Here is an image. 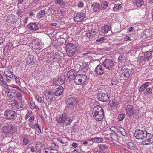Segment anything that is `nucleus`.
<instances>
[{"label":"nucleus","mask_w":153,"mask_h":153,"mask_svg":"<svg viewBox=\"0 0 153 153\" xmlns=\"http://www.w3.org/2000/svg\"><path fill=\"white\" fill-rule=\"evenodd\" d=\"M92 114L97 121L101 120L104 117V111L103 108L100 106L97 105L93 108Z\"/></svg>","instance_id":"nucleus-1"},{"label":"nucleus","mask_w":153,"mask_h":153,"mask_svg":"<svg viewBox=\"0 0 153 153\" xmlns=\"http://www.w3.org/2000/svg\"><path fill=\"white\" fill-rule=\"evenodd\" d=\"M65 50L68 56H71L75 53L76 50V48L75 45L68 42L66 45Z\"/></svg>","instance_id":"nucleus-2"},{"label":"nucleus","mask_w":153,"mask_h":153,"mask_svg":"<svg viewBox=\"0 0 153 153\" xmlns=\"http://www.w3.org/2000/svg\"><path fill=\"white\" fill-rule=\"evenodd\" d=\"M4 118L11 121L15 120L17 116V114L15 111L10 110H7L4 112Z\"/></svg>","instance_id":"nucleus-3"},{"label":"nucleus","mask_w":153,"mask_h":153,"mask_svg":"<svg viewBox=\"0 0 153 153\" xmlns=\"http://www.w3.org/2000/svg\"><path fill=\"white\" fill-rule=\"evenodd\" d=\"M87 78V76L85 74H77L74 80L76 85H81L85 82Z\"/></svg>","instance_id":"nucleus-4"},{"label":"nucleus","mask_w":153,"mask_h":153,"mask_svg":"<svg viewBox=\"0 0 153 153\" xmlns=\"http://www.w3.org/2000/svg\"><path fill=\"white\" fill-rule=\"evenodd\" d=\"M146 139L143 140L142 142L143 145H147L151 144L153 143V135L150 133H147L145 137Z\"/></svg>","instance_id":"nucleus-5"},{"label":"nucleus","mask_w":153,"mask_h":153,"mask_svg":"<svg viewBox=\"0 0 153 153\" xmlns=\"http://www.w3.org/2000/svg\"><path fill=\"white\" fill-rule=\"evenodd\" d=\"M147 132L146 130L137 129L134 133V136L137 139H142L145 137Z\"/></svg>","instance_id":"nucleus-6"},{"label":"nucleus","mask_w":153,"mask_h":153,"mask_svg":"<svg viewBox=\"0 0 153 153\" xmlns=\"http://www.w3.org/2000/svg\"><path fill=\"white\" fill-rule=\"evenodd\" d=\"M16 131V129L14 126H12L11 127L9 126H4L2 129V132L4 133L5 135L14 133Z\"/></svg>","instance_id":"nucleus-7"},{"label":"nucleus","mask_w":153,"mask_h":153,"mask_svg":"<svg viewBox=\"0 0 153 153\" xmlns=\"http://www.w3.org/2000/svg\"><path fill=\"white\" fill-rule=\"evenodd\" d=\"M67 106L68 108H74L77 103V101L76 99L73 97L68 98L67 100Z\"/></svg>","instance_id":"nucleus-8"},{"label":"nucleus","mask_w":153,"mask_h":153,"mask_svg":"<svg viewBox=\"0 0 153 153\" xmlns=\"http://www.w3.org/2000/svg\"><path fill=\"white\" fill-rule=\"evenodd\" d=\"M103 65L106 68L111 70L114 65V63L112 61L109 59H106L103 62Z\"/></svg>","instance_id":"nucleus-9"},{"label":"nucleus","mask_w":153,"mask_h":153,"mask_svg":"<svg viewBox=\"0 0 153 153\" xmlns=\"http://www.w3.org/2000/svg\"><path fill=\"white\" fill-rule=\"evenodd\" d=\"M99 101L105 102L108 101L109 97L107 94L102 93L98 94L97 96Z\"/></svg>","instance_id":"nucleus-10"},{"label":"nucleus","mask_w":153,"mask_h":153,"mask_svg":"<svg viewBox=\"0 0 153 153\" xmlns=\"http://www.w3.org/2000/svg\"><path fill=\"white\" fill-rule=\"evenodd\" d=\"M85 15L83 13H77L74 18V20L76 22H79L82 20H84Z\"/></svg>","instance_id":"nucleus-11"},{"label":"nucleus","mask_w":153,"mask_h":153,"mask_svg":"<svg viewBox=\"0 0 153 153\" xmlns=\"http://www.w3.org/2000/svg\"><path fill=\"white\" fill-rule=\"evenodd\" d=\"M77 74V72L75 70L71 69L68 73V78L70 80H74V78Z\"/></svg>","instance_id":"nucleus-12"},{"label":"nucleus","mask_w":153,"mask_h":153,"mask_svg":"<svg viewBox=\"0 0 153 153\" xmlns=\"http://www.w3.org/2000/svg\"><path fill=\"white\" fill-rule=\"evenodd\" d=\"M126 112L127 116L131 117L134 114L133 107L131 105H128L126 107Z\"/></svg>","instance_id":"nucleus-13"},{"label":"nucleus","mask_w":153,"mask_h":153,"mask_svg":"<svg viewBox=\"0 0 153 153\" xmlns=\"http://www.w3.org/2000/svg\"><path fill=\"white\" fill-rule=\"evenodd\" d=\"M97 32L94 30H89L85 34V36L89 39L93 38L97 34Z\"/></svg>","instance_id":"nucleus-14"},{"label":"nucleus","mask_w":153,"mask_h":153,"mask_svg":"<svg viewBox=\"0 0 153 153\" xmlns=\"http://www.w3.org/2000/svg\"><path fill=\"white\" fill-rule=\"evenodd\" d=\"M66 117V114L63 113L57 117L56 120L58 123L61 124L64 123V119Z\"/></svg>","instance_id":"nucleus-15"},{"label":"nucleus","mask_w":153,"mask_h":153,"mask_svg":"<svg viewBox=\"0 0 153 153\" xmlns=\"http://www.w3.org/2000/svg\"><path fill=\"white\" fill-rule=\"evenodd\" d=\"M64 91L63 88L61 86L57 88L55 90L54 92L55 95L56 96H59L62 95L63 94Z\"/></svg>","instance_id":"nucleus-16"},{"label":"nucleus","mask_w":153,"mask_h":153,"mask_svg":"<svg viewBox=\"0 0 153 153\" xmlns=\"http://www.w3.org/2000/svg\"><path fill=\"white\" fill-rule=\"evenodd\" d=\"M32 44H33V46L34 49L35 50H41L42 48V45L41 44V43L37 41L36 39H34L32 41Z\"/></svg>","instance_id":"nucleus-17"},{"label":"nucleus","mask_w":153,"mask_h":153,"mask_svg":"<svg viewBox=\"0 0 153 153\" xmlns=\"http://www.w3.org/2000/svg\"><path fill=\"white\" fill-rule=\"evenodd\" d=\"M95 71L97 74L99 75H102L104 73V71L102 69V66L100 65H98L96 67Z\"/></svg>","instance_id":"nucleus-18"},{"label":"nucleus","mask_w":153,"mask_h":153,"mask_svg":"<svg viewBox=\"0 0 153 153\" xmlns=\"http://www.w3.org/2000/svg\"><path fill=\"white\" fill-rule=\"evenodd\" d=\"M65 78L64 75L61 76L55 82V84L57 85H60L61 84H63L65 81Z\"/></svg>","instance_id":"nucleus-19"},{"label":"nucleus","mask_w":153,"mask_h":153,"mask_svg":"<svg viewBox=\"0 0 153 153\" xmlns=\"http://www.w3.org/2000/svg\"><path fill=\"white\" fill-rule=\"evenodd\" d=\"M152 55V52L151 51H148L145 52L143 56L144 59V62H147L151 57Z\"/></svg>","instance_id":"nucleus-20"},{"label":"nucleus","mask_w":153,"mask_h":153,"mask_svg":"<svg viewBox=\"0 0 153 153\" xmlns=\"http://www.w3.org/2000/svg\"><path fill=\"white\" fill-rule=\"evenodd\" d=\"M29 29L31 30H36L38 29V24L36 23H30L28 25Z\"/></svg>","instance_id":"nucleus-21"},{"label":"nucleus","mask_w":153,"mask_h":153,"mask_svg":"<svg viewBox=\"0 0 153 153\" xmlns=\"http://www.w3.org/2000/svg\"><path fill=\"white\" fill-rule=\"evenodd\" d=\"M91 7L93 10L95 12H98L100 10V5L98 3H95L91 4Z\"/></svg>","instance_id":"nucleus-22"},{"label":"nucleus","mask_w":153,"mask_h":153,"mask_svg":"<svg viewBox=\"0 0 153 153\" xmlns=\"http://www.w3.org/2000/svg\"><path fill=\"white\" fill-rule=\"evenodd\" d=\"M55 95L52 92H48V93L46 99L48 101H52L53 100H55Z\"/></svg>","instance_id":"nucleus-23"},{"label":"nucleus","mask_w":153,"mask_h":153,"mask_svg":"<svg viewBox=\"0 0 153 153\" xmlns=\"http://www.w3.org/2000/svg\"><path fill=\"white\" fill-rule=\"evenodd\" d=\"M129 70H126L124 72V74H123V77H122L120 78V79H122L124 80L127 79L129 76Z\"/></svg>","instance_id":"nucleus-24"},{"label":"nucleus","mask_w":153,"mask_h":153,"mask_svg":"<svg viewBox=\"0 0 153 153\" xmlns=\"http://www.w3.org/2000/svg\"><path fill=\"white\" fill-rule=\"evenodd\" d=\"M46 13V12L44 10H42L39 11L37 13L36 16L38 18H41L44 16Z\"/></svg>","instance_id":"nucleus-25"},{"label":"nucleus","mask_w":153,"mask_h":153,"mask_svg":"<svg viewBox=\"0 0 153 153\" xmlns=\"http://www.w3.org/2000/svg\"><path fill=\"white\" fill-rule=\"evenodd\" d=\"M73 118L72 117H69L65 118L64 119V123H65L66 125H70L72 121Z\"/></svg>","instance_id":"nucleus-26"},{"label":"nucleus","mask_w":153,"mask_h":153,"mask_svg":"<svg viewBox=\"0 0 153 153\" xmlns=\"http://www.w3.org/2000/svg\"><path fill=\"white\" fill-rule=\"evenodd\" d=\"M128 147L131 150H134L136 149V144L133 142H130L127 143Z\"/></svg>","instance_id":"nucleus-27"},{"label":"nucleus","mask_w":153,"mask_h":153,"mask_svg":"<svg viewBox=\"0 0 153 153\" xmlns=\"http://www.w3.org/2000/svg\"><path fill=\"white\" fill-rule=\"evenodd\" d=\"M117 130L123 136H126L127 135V132L122 127L118 126L117 127Z\"/></svg>","instance_id":"nucleus-28"},{"label":"nucleus","mask_w":153,"mask_h":153,"mask_svg":"<svg viewBox=\"0 0 153 153\" xmlns=\"http://www.w3.org/2000/svg\"><path fill=\"white\" fill-rule=\"evenodd\" d=\"M133 3L137 7H140L144 4L143 0H134Z\"/></svg>","instance_id":"nucleus-29"},{"label":"nucleus","mask_w":153,"mask_h":153,"mask_svg":"<svg viewBox=\"0 0 153 153\" xmlns=\"http://www.w3.org/2000/svg\"><path fill=\"white\" fill-rule=\"evenodd\" d=\"M98 146L100 150L103 152H105V151L106 152L108 148L107 146L105 144H100Z\"/></svg>","instance_id":"nucleus-30"},{"label":"nucleus","mask_w":153,"mask_h":153,"mask_svg":"<svg viewBox=\"0 0 153 153\" xmlns=\"http://www.w3.org/2000/svg\"><path fill=\"white\" fill-rule=\"evenodd\" d=\"M4 76L6 77H9L10 79H12L13 76L12 73L9 70H8L4 71Z\"/></svg>","instance_id":"nucleus-31"},{"label":"nucleus","mask_w":153,"mask_h":153,"mask_svg":"<svg viewBox=\"0 0 153 153\" xmlns=\"http://www.w3.org/2000/svg\"><path fill=\"white\" fill-rule=\"evenodd\" d=\"M53 57L54 59H56V60L57 61H59L62 59V56L58 53L56 52L53 55Z\"/></svg>","instance_id":"nucleus-32"},{"label":"nucleus","mask_w":153,"mask_h":153,"mask_svg":"<svg viewBox=\"0 0 153 153\" xmlns=\"http://www.w3.org/2000/svg\"><path fill=\"white\" fill-rule=\"evenodd\" d=\"M108 104L111 107L116 106L117 105V101L115 100H110Z\"/></svg>","instance_id":"nucleus-33"},{"label":"nucleus","mask_w":153,"mask_h":153,"mask_svg":"<svg viewBox=\"0 0 153 153\" xmlns=\"http://www.w3.org/2000/svg\"><path fill=\"white\" fill-rule=\"evenodd\" d=\"M110 137L111 139L114 140H117L118 139V137L116 133H111Z\"/></svg>","instance_id":"nucleus-34"},{"label":"nucleus","mask_w":153,"mask_h":153,"mask_svg":"<svg viewBox=\"0 0 153 153\" xmlns=\"http://www.w3.org/2000/svg\"><path fill=\"white\" fill-rule=\"evenodd\" d=\"M110 30V28L108 26L106 25L103 26L102 29V33H107Z\"/></svg>","instance_id":"nucleus-35"},{"label":"nucleus","mask_w":153,"mask_h":153,"mask_svg":"<svg viewBox=\"0 0 153 153\" xmlns=\"http://www.w3.org/2000/svg\"><path fill=\"white\" fill-rule=\"evenodd\" d=\"M42 146V145L40 143H37L35 145L36 150L39 153H40L41 147Z\"/></svg>","instance_id":"nucleus-36"},{"label":"nucleus","mask_w":153,"mask_h":153,"mask_svg":"<svg viewBox=\"0 0 153 153\" xmlns=\"http://www.w3.org/2000/svg\"><path fill=\"white\" fill-rule=\"evenodd\" d=\"M88 66L87 63H82V65H80V68L82 70H83V71H86L87 69V68Z\"/></svg>","instance_id":"nucleus-37"},{"label":"nucleus","mask_w":153,"mask_h":153,"mask_svg":"<svg viewBox=\"0 0 153 153\" xmlns=\"http://www.w3.org/2000/svg\"><path fill=\"white\" fill-rule=\"evenodd\" d=\"M125 59V57L123 54H121L119 57L118 60L121 62L123 63L124 62Z\"/></svg>","instance_id":"nucleus-38"},{"label":"nucleus","mask_w":153,"mask_h":153,"mask_svg":"<svg viewBox=\"0 0 153 153\" xmlns=\"http://www.w3.org/2000/svg\"><path fill=\"white\" fill-rule=\"evenodd\" d=\"M152 88H147L144 92V94L146 95H149L152 94Z\"/></svg>","instance_id":"nucleus-39"},{"label":"nucleus","mask_w":153,"mask_h":153,"mask_svg":"<svg viewBox=\"0 0 153 153\" xmlns=\"http://www.w3.org/2000/svg\"><path fill=\"white\" fill-rule=\"evenodd\" d=\"M103 139L101 137H96L93 138L92 141L96 143H100L102 141Z\"/></svg>","instance_id":"nucleus-40"},{"label":"nucleus","mask_w":153,"mask_h":153,"mask_svg":"<svg viewBox=\"0 0 153 153\" xmlns=\"http://www.w3.org/2000/svg\"><path fill=\"white\" fill-rule=\"evenodd\" d=\"M56 4H58L62 6H65V3L62 0H56Z\"/></svg>","instance_id":"nucleus-41"},{"label":"nucleus","mask_w":153,"mask_h":153,"mask_svg":"<svg viewBox=\"0 0 153 153\" xmlns=\"http://www.w3.org/2000/svg\"><path fill=\"white\" fill-rule=\"evenodd\" d=\"M118 82V80L116 78L114 77H113L111 81V83L112 85H116Z\"/></svg>","instance_id":"nucleus-42"},{"label":"nucleus","mask_w":153,"mask_h":153,"mask_svg":"<svg viewBox=\"0 0 153 153\" xmlns=\"http://www.w3.org/2000/svg\"><path fill=\"white\" fill-rule=\"evenodd\" d=\"M121 7V4H115L114 5V7L113 8L114 10L115 11H117L118 9Z\"/></svg>","instance_id":"nucleus-43"},{"label":"nucleus","mask_w":153,"mask_h":153,"mask_svg":"<svg viewBox=\"0 0 153 153\" xmlns=\"http://www.w3.org/2000/svg\"><path fill=\"white\" fill-rule=\"evenodd\" d=\"M15 105L16 107L17 108H20L23 107V104L21 102H16Z\"/></svg>","instance_id":"nucleus-44"},{"label":"nucleus","mask_w":153,"mask_h":153,"mask_svg":"<svg viewBox=\"0 0 153 153\" xmlns=\"http://www.w3.org/2000/svg\"><path fill=\"white\" fill-rule=\"evenodd\" d=\"M30 126L34 129H38L40 132H41V129L40 127L37 124H35L34 125L31 124V125Z\"/></svg>","instance_id":"nucleus-45"},{"label":"nucleus","mask_w":153,"mask_h":153,"mask_svg":"<svg viewBox=\"0 0 153 153\" xmlns=\"http://www.w3.org/2000/svg\"><path fill=\"white\" fill-rule=\"evenodd\" d=\"M15 92L11 91H9L8 93V96L10 98H11L14 97L15 96Z\"/></svg>","instance_id":"nucleus-46"},{"label":"nucleus","mask_w":153,"mask_h":153,"mask_svg":"<svg viewBox=\"0 0 153 153\" xmlns=\"http://www.w3.org/2000/svg\"><path fill=\"white\" fill-rule=\"evenodd\" d=\"M125 115L124 114H120L117 117V119L119 121H122L124 118Z\"/></svg>","instance_id":"nucleus-47"},{"label":"nucleus","mask_w":153,"mask_h":153,"mask_svg":"<svg viewBox=\"0 0 153 153\" xmlns=\"http://www.w3.org/2000/svg\"><path fill=\"white\" fill-rule=\"evenodd\" d=\"M101 7L104 9L108 7V3L106 1H104L101 3Z\"/></svg>","instance_id":"nucleus-48"},{"label":"nucleus","mask_w":153,"mask_h":153,"mask_svg":"<svg viewBox=\"0 0 153 153\" xmlns=\"http://www.w3.org/2000/svg\"><path fill=\"white\" fill-rule=\"evenodd\" d=\"M0 84L1 85L4 87L6 89L8 88V84L5 82L4 80V82H0Z\"/></svg>","instance_id":"nucleus-49"},{"label":"nucleus","mask_w":153,"mask_h":153,"mask_svg":"<svg viewBox=\"0 0 153 153\" xmlns=\"http://www.w3.org/2000/svg\"><path fill=\"white\" fill-rule=\"evenodd\" d=\"M144 57L143 56H140L137 59L138 62L139 63H141L143 61L144 62Z\"/></svg>","instance_id":"nucleus-50"},{"label":"nucleus","mask_w":153,"mask_h":153,"mask_svg":"<svg viewBox=\"0 0 153 153\" xmlns=\"http://www.w3.org/2000/svg\"><path fill=\"white\" fill-rule=\"evenodd\" d=\"M106 39L105 37H101L100 38H99L97 39L96 41V42H100L101 43L103 40H105Z\"/></svg>","instance_id":"nucleus-51"},{"label":"nucleus","mask_w":153,"mask_h":153,"mask_svg":"<svg viewBox=\"0 0 153 153\" xmlns=\"http://www.w3.org/2000/svg\"><path fill=\"white\" fill-rule=\"evenodd\" d=\"M51 150H55L57 148L56 145V144L54 143H52L51 144Z\"/></svg>","instance_id":"nucleus-52"},{"label":"nucleus","mask_w":153,"mask_h":153,"mask_svg":"<svg viewBox=\"0 0 153 153\" xmlns=\"http://www.w3.org/2000/svg\"><path fill=\"white\" fill-rule=\"evenodd\" d=\"M151 83V82H146L142 84L143 85L144 87V88L145 89Z\"/></svg>","instance_id":"nucleus-53"},{"label":"nucleus","mask_w":153,"mask_h":153,"mask_svg":"<svg viewBox=\"0 0 153 153\" xmlns=\"http://www.w3.org/2000/svg\"><path fill=\"white\" fill-rule=\"evenodd\" d=\"M28 139L25 138H23V145H26L28 143Z\"/></svg>","instance_id":"nucleus-54"},{"label":"nucleus","mask_w":153,"mask_h":153,"mask_svg":"<svg viewBox=\"0 0 153 153\" xmlns=\"http://www.w3.org/2000/svg\"><path fill=\"white\" fill-rule=\"evenodd\" d=\"M36 99L38 102L41 103H42L43 102V100H42L41 97H40L39 96H36Z\"/></svg>","instance_id":"nucleus-55"},{"label":"nucleus","mask_w":153,"mask_h":153,"mask_svg":"<svg viewBox=\"0 0 153 153\" xmlns=\"http://www.w3.org/2000/svg\"><path fill=\"white\" fill-rule=\"evenodd\" d=\"M16 96L17 98H18L19 100H21L22 99V97L21 94L19 93L17 94L16 95Z\"/></svg>","instance_id":"nucleus-56"},{"label":"nucleus","mask_w":153,"mask_h":153,"mask_svg":"<svg viewBox=\"0 0 153 153\" xmlns=\"http://www.w3.org/2000/svg\"><path fill=\"white\" fill-rule=\"evenodd\" d=\"M84 6V4L81 1L79 2L78 4V6L79 7H83Z\"/></svg>","instance_id":"nucleus-57"},{"label":"nucleus","mask_w":153,"mask_h":153,"mask_svg":"<svg viewBox=\"0 0 153 153\" xmlns=\"http://www.w3.org/2000/svg\"><path fill=\"white\" fill-rule=\"evenodd\" d=\"M145 88H144L143 86L142 85L139 88V91L140 92H143L145 90Z\"/></svg>","instance_id":"nucleus-58"},{"label":"nucleus","mask_w":153,"mask_h":153,"mask_svg":"<svg viewBox=\"0 0 153 153\" xmlns=\"http://www.w3.org/2000/svg\"><path fill=\"white\" fill-rule=\"evenodd\" d=\"M78 144H77L75 142H73L72 144V146L74 148L76 147L77 146Z\"/></svg>","instance_id":"nucleus-59"},{"label":"nucleus","mask_w":153,"mask_h":153,"mask_svg":"<svg viewBox=\"0 0 153 153\" xmlns=\"http://www.w3.org/2000/svg\"><path fill=\"white\" fill-rule=\"evenodd\" d=\"M4 41V39L2 37H0V45L2 44Z\"/></svg>","instance_id":"nucleus-60"},{"label":"nucleus","mask_w":153,"mask_h":153,"mask_svg":"<svg viewBox=\"0 0 153 153\" xmlns=\"http://www.w3.org/2000/svg\"><path fill=\"white\" fill-rule=\"evenodd\" d=\"M124 39L126 41H131V39H130V37L129 36H126L124 37Z\"/></svg>","instance_id":"nucleus-61"},{"label":"nucleus","mask_w":153,"mask_h":153,"mask_svg":"<svg viewBox=\"0 0 153 153\" xmlns=\"http://www.w3.org/2000/svg\"><path fill=\"white\" fill-rule=\"evenodd\" d=\"M57 140L60 142L61 143H62V144H64L65 142H63L62 139L61 138H57Z\"/></svg>","instance_id":"nucleus-62"},{"label":"nucleus","mask_w":153,"mask_h":153,"mask_svg":"<svg viewBox=\"0 0 153 153\" xmlns=\"http://www.w3.org/2000/svg\"><path fill=\"white\" fill-rule=\"evenodd\" d=\"M14 77L15 79V80L16 81V82L18 83H19L20 82L19 79L18 78L15 77V76H14Z\"/></svg>","instance_id":"nucleus-63"},{"label":"nucleus","mask_w":153,"mask_h":153,"mask_svg":"<svg viewBox=\"0 0 153 153\" xmlns=\"http://www.w3.org/2000/svg\"><path fill=\"white\" fill-rule=\"evenodd\" d=\"M79 151L77 149H76L74 150L73 152L72 153H79Z\"/></svg>","instance_id":"nucleus-64"}]
</instances>
